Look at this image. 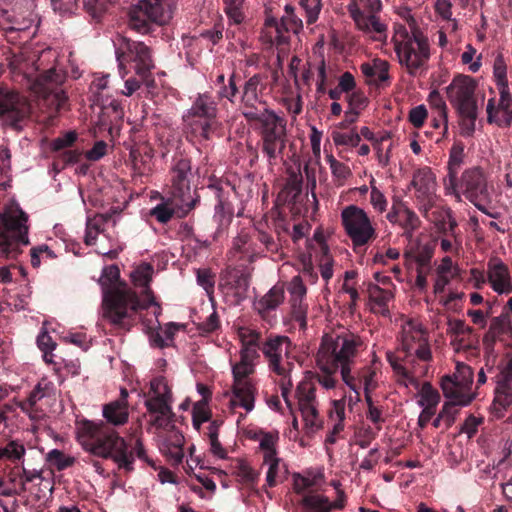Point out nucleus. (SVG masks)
<instances>
[{
  "instance_id": "9b49d317",
  "label": "nucleus",
  "mask_w": 512,
  "mask_h": 512,
  "mask_svg": "<svg viewBox=\"0 0 512 512\" xmlns=\"http://www.w3.org/2000/svg\"><path fill=\"white\" fill-rule=\"evenodd\" d=\"M172 18V10L162 0H140L132 5L127 13L128 27L139 34H152L156 27L167 24Z\"/></svg>"
},
{
  "instance_id": "5fc2aeb1",
  "label": "nucleus",
  "mask_w": 512,
  "mask_h": 512,
  "mask_svg": "<svg viewBox=\"0 0 512 512\" xmlns=\"http://www.w3.org/2000/svg\"><path fill=\"white\" fill-rule=\"evenodd\" d=\"M493 75L496 80L497 89L509 87L506 64L501 56H498L494 61Z\"/></svg>"
},
{
  "instance_id": "09e8293b",
  "label": "nucleus",
  "mask_w": 512,
  "mask_h": 512,
  "mask_svg": "<svg viewBox=\"0 0 512 512\" xmlns=\"http://www.w3.org/2000/svg\"><path fill=\"white\" fill-rule=\"evenodd\" d=\"M300 5L305 11L307 24H314L322 9L321 0H300Z\"/></svg>"
},
{
  "instance_id": "39448f33",
  "label": "nucleus",
  "mask_w": 512,
  "mask_h": 512,
  "mask_svg": "<svg viewBox=\"0 0 512 512\" xmlns=\"http://www.w3.org/2000/svg\"><path fill=\"white\" fill-rule=\"evenodd\" d=\"M28 215L18 203H11L0 213V257L16 259L22 246L29 244Z\"/></svg>"
},
{
  "instance_id": "a211bd4d",
  "label": "nucleus",
  "mask_w": 512,
  "mask_h": 512,
  "mask_svg": "<svg viewBox=\"0 0 512 512\" xmlns=\"http://www.w3.org/2000/svg\"><path fill=\"white\" fill-rule=\"evenodd\" d=\"M292 348L289 337L270 335L262 343L260 350L268 361L269 368L279 376H286L287 369L282 364L283 356L288 357Z\"/></svg>"
},
{
  "instance_id": "f704fd0d",
  "label": "nucleus",
  "mask_w": 512,
  "mask_h": 512,
  "mask_svg": "<svg viewBox=\"0 0 512 512\" xmlns=\"http://www.w3.org/2000/svg\"><path fill=\"white\" fill-rule=\"evenodd\" d=\"M46 462L52 470L63 471L72 467L76 459L73 456L66 455L59 449H52L46 454Z\"/></svg>"
},
{
  "instance_id": "c03bdc74",
  "label": "nucleus",
  "mask_w": 512,
  "mask_h": 512,
  "mask_svg": "<svg viewBox=\"0 0 512 512\" xmlns=\"http://www.w3.org/2000/svg\"><path fill=\"white\" fill-rule=\"evenodd\" d=\"M291 315L295 322L299 324L300 329L307 327V304L304 300L298 298L291 299Z\"/></svg>"
},
{
  "instance_id": "473e14b6",
  "label": "nucleus",
  "mask_w": 512,
  "mask_h": 512,
  "mask_svg": "<svg viewBox=\"0 0 512 512\" xmlns=\"http://www.w3.org/2000/svg\"><path fill=\"white\" fill-rule=\"evenodd\" d=\"M489 326L499 336V341H512V318L509 313L503 312L493 317Z\"/></svg>"
},
{
  "instance_id": "4be33fe9",
  "label": "nucleus",
  "mask_w": 512,
  "mask_h": 512,
  "mask_svg": "<svg viewBox=\"0 0 512 512\" xmlns=\"http://www.w3.org/2000/svg\"><path fill=\"white\" fill-rule=\"evenodd\" d=\"M26 112L27 107L20 101L19 95L17 93L0 87L1 117H6L12 122V124L15 125L25 118Z\"/></svg>"
},
{
  "instance_id": "37998d69",
  "label": "nucleus",
  "mask_w": 512,
  "mask_h": 512,
  "mask_svg": "<svg viewBox=\"0 0 512 512\" xmlns=\"http://www.w3.org/2000/svg\"><path fill=\"white\" fill-rule=\"evenodd\" d=\"M329 417L333 420H337L331 432L338 435L344 429L345 403L343 400L333 401V407L329 412Z\"/></svg>"
},
{
  "instance_id": "0e129e2a",
  "label": "nucleus",
  "mask_w": 512,
  "mask_h": 512,
  "mask_svg": "<svg viewBox=\"0 0 512 512\" xmlns=\"http://www.w3.org/2000/svg\"><path fill=\"white\" fill-rule=\"evenodd\" d=\"M236 75L233 73L228 80V85H223L217 92L220 99L226 98L230 102H234V98L238 93V87L236 84Z\"/></svg>"
},
{
  "instance_id": "9d476101",
  "label": "nucleus",
  "mask_w": 512,
  "mask_h": 512,
  "mask_svg": "<svg viewBox=\"0 0 512 512\" xmlns=\"http://www.w3.org/2000/svg\"><path fill=\"white\" fill-rule=\"evenodd\" d=\"M64 80V75L55 68L39 74L36 78L35 87L42 95L41 110L46 113L43 120L46 126H54L59 112L68 107V96L61 87Z\"/></svg>"
},
{
  "instance_id": "cd10ccee",
  "label": "nucleus",
  "mask_w": 512,
  "mask_h": 512,
  "mask_svg": "<svg viewBox=\"0 0 512 512\" xmlns=\"http://www.w3.org/2000/svg\"><path fill=\"white\" fill-rule=\"evenodd\" d=\"M488 281L493 290L499 294L512 291L508 268L502 262L489 266Z\"/></svg>"
},
{
  "instance_id": "c756f323",
  "label": "nucleus",
  "mask_w": 512,
  "mask_h": 512,
  "mask_svg": "<svg viewBox=\"0 0 512 512\" xmlns=\"http://www.w3.org/2000/svg\"><path fill=\"white\" fill-rule=\"evenodd\" d=\"M368 84L380 85L389 79V64L384 60H374L373 64L363 63L360 66Z\"/></svg>"
},
{
  "instance_id": "4c0bfd02",
  "label": "nucleus",
  "mask_w": 512,
  "mask_h": 512,
  "mask_svg": "<svg viewBox=\"0 0 512 512\" xmlns=\"http://www.w3.org/2000/svg\"><path fill=\"white\" fill-rule=\"evenodd\" d=\"M25 451V447L21 442L11 440L3 447H0V459L17 462L23 458Z\"/></svg>"
},
{
  "instance_id": "49530a36",
  "label": "nucleus",
  "mask_w": 512,
  "mask_h": 512,
  "mask_svg": "<svg viewBox=\"0 0 512 512\" xmlns=\"http://www.w3.org/2000/svg\"><path fill=\"white\" fill-rule=\"evenodd\" d=\"M112 0H83L85 11L96 20H99L107 11Z\"/></svg>"
},
{
  "instance_id": "7c9ffc66",
  "label": "nucleus",
  "mask_w": 512,
  "mask_h": 512,
  "mask_svg": "<svg viewBox=\"0 0 512 512\" xmlns=\"http://www.w3.org/2000/svg\"><path fill=\"white\" fill-rule=\"evenodd\" d=\"M367 293L370 301L374 304L373 311L387 315L389 313L388 302L392 298L391 292L381 288L377 284L368 282Z\"/></svg>"
},
{
  "instance_id": "a19ab883",
  "label": "nucleus",
  "mask_w": 512,
  "mask_h": 512,
  "mask_svg": "<svg viewBox=\"0 0 512 512\" xmlns=\"http://www.w3.org/2000/svg\"><path fill=\"white\" fill-rule=\"evenodd\" d=\"M225 7L224 11L230 21L234 24H241L245 18L243 12V5L245 0H223Z\"/></svg>"
},
{
  "instance_id": "e433bc0d",
  "label": "nucleus",
  "mask_w": 512,
  "mask_h": 512,
  "mask_svg": "<svg viewBox=\"0 0 512 512\" xmlns=\"http://www.w3.org/2000/svg\"><path fill=\"white\" fill-rule=\"evenodd\" d=\"M399 226L403 229V236L411 239L414 232L420 228L421 220L412 209L408 208L401 213Z\"/></svg>"
},
{
  "instance_id": "864d4df0",
  "label": "nucleus",
  "mask_w": 512,
  "mask_h": 512,
  "mask_svg": "<svg viewBox=\"0 0 512 512\" xmlns=\"http://www.w3.org/2000/svg\"><path fill=\"white\" fill-rule=\"evenodd\" d=\"M333 141L336 145L356 147L360 144V135L353 129L350 133L333 132Z\"/></svg>"
},
{
  "instance_id": "3c124183",
  "label": "nucleus",
  "mask_w": 512,
  "mask_h": 512,
  "mask_svg": "<svg viewBox=\"0 0 512 512\" xmlns=\"http://www.w3.org/2000/svg\"><path fill=\"white\" fill-rule=\"evenodd\" d=\"M454 375L458 376L460 386L464 388L465 392L470 393L469 391L473 382V371L471 367L464 363H458Z\"/></svg>"
},
{
  "instance_id": "1a4fd4ad",
  "label": "nucleus",
  "mask_w": 512,
  "mask_h": 512,
  "mask_svg": "<svg viewBox=\"0 0 512 512\" xmlns=\"http://www.w3.org/2000/svg\"><path fill=\"white\" fill-rule=\"evenodd\" d=\"M217 113V105L211 97L200 94L183 115L187 132L200 140H210L221 129Z\"/></svg>"
},
{
  "instance_id": "6ab92c4d",
  "label": "nucleus",
  "mask_w": 512,
  "mask_h": 512,
  "mask_svg": "<svg viewBox=\"0 0 512 512\" xmlns=\"http://www.w3.org/2000/svg\"><path fill=\"white\" fill-rule=\"evenodd\" d=\"M208 189L213 192L217 199L214 218L220 225L229 223L234 214L235 187L227 180L217 179L208 185Z\"/></svg>"
},
{
  "instance_id": "aec40b11",
  "label": "nucleus",
  "mask_w": 512,
  "mask_h": 512,
  "mask_svg": "<svg viewBox=\"0 0 512 512\" xmlns=\"http://www.w3.org/2000/svg\"><path fill=\"white\" fill-rule=\"evenodd\" d=\"M315 393L316 388L310 382H301L296 389L298 408L305 425L312 429H319L322 421L319 418Z\"/></svg>"
},
{
  "instance_id": "6e6d98bb",
  "label": "nucleus",
  "mask_w": 512,
  "mask_h": 512,
  "mask_svg": "<svg viewBox=\"0 0 512 512\" xmlns=\"http://www.w3.org/2000/svg\"><path fill=\"white\" fill-rule=\"evenodd\" d=\"M180 209V207L178 208ZM179 210L176 211L179 216ZM175 213V210L171 208L167 203H160L156 207H154L150 215L153 216L160 223H167L170 221Z\"/></svg>"
},
{
  "instance_id": "423d86ee",
  "label": "nucleus",
  "mask_w": 512,
  "mask_h": 512,
  "mask_svg": "<svg viewBox=\"0 0 512 512\" xmlns=\"http://www.w3.org/2000/svg\"><path fill=\"white\" fill-rule=\"evenodd\" d=\"M477 82L468 75H457L446 88L449 102L460 117V126L464 136H471L475 131L478 117L475 90Z\"/></svg>"
},
{
  "instance_id": "393cba45",
  "label": "nucleus",
  "mask_w": 512,
  "mask_h": 512,
  "mask_svg": "<svg viewBox=\"0 0 512 512\" xmlns=\"http://www.w3.org/2000/svg\"><path fill=\"white\" fill-rule=\"evenodd\" d=\"M499 104L496 108L495 106V98H491L488 100L486 111H487V119L489 123H497L498 121L494 117V113L498 111H502L505 115L506 124H510L512 121V94L510 93L509 87L499 88Z\"/></svg>"
},
{
  "instance_id": "4d7b16f0",
  "label": "nucleus",
  "mask_w": 512,
  "mask_h": 512,
  "mask_svg": "<svg viewBox=\"0 0 512 512\" xmlns=\"http://www.w3.org/2000/svg\"><path fill=\"white\" fill-rule=\"evenodd\" d=\"M430 104L437 109V114L441 117V120L445 122V130H448L447 121V106L440 93L436 90L429 94Z\"/></svg>"
},
{
  "instance_id": "603ef678",
  "label": "nucleus",
  "mask_w": 512,
  "mask_h": 512,
  "mask_svg": "<svg viewBox=\"0 0 512 512\" xmlns=\"http://www.w3.org/2000/svg\"><path fill=\"white\" fill-rule=\"evenodd\" d=\"M197 283L206 291L208 296L213 295L215 275L211 272L210 269L197 270Z\"/></svg>"
},
{
  "instance_id": "79ce46f5",
  "label": "nucleus",
  "mask_w": 512,
  "mask_h": 512,
  "mask_svg": "<svg viewBox=\"0 0 512 512\" xmlns=\"http://www.w3.org/2000/svg\"><path fill=\"white\" fill-rule=\"evenodd\" d=\"M218 429L219 425L216 421H213L208 426V437L210 441V450L213 453V455L225 459L227 457L226 450L222 447L219 439H218Z\"/></svg>"
},
{
  "instance_id": "13d9d810",
  "label": "nucleus",
  "mask_w": 512,
  "mask_h": 512,
  "mask_svg": "<svg viewBox=\"0 0 512 512\" xmlns=\"http://www.w3.org/2000/svg\"><path fill=\"white\" fill-rule=\"evenodd\" d=\"M327 161L330 165L333 176L338 180H346L351 175L349 167L344 163L336 160L333 155H330L327 158Z\"/></svg>"
},
{
  "instance_id": "c85d7f7f",
  "label": "nucleus",
  "mask_w": 512,
  "mask_h": 512,
  "mask_svg": "<svg viewBox=\"0 0 512 512\" xmlns=\"http://www.w3.org/2000/svg\"><path fill=\"white\" fill-rule=\"evenodd\" d=\"M411 186L415 188L416 195L433 194L436 192V177L430 167H423L413 174Z\"/></svg>"
},
{
  "instance_id": "7ed1b4c3",
  "label": "nucleus",
  "mask_w": 512,
  "mask_h": 512,
  "mask_svg": "<svg viewBox=\"0 0 512 512\" xmlns=\"http://www.w3.org/2000/svg\"><path fill=\"white\" fill-rule=\"evenodd\" d=\"M263 77L255 74L244 84L241 96L242 115L248 122H259L260 149L272 169L283 161L287 143V121L268 108L266 101L259 97Z\"/></svg>"
},
{
  "instance_id": "f03ea898",
  "label": "nucleus",
  "mask_w": 512,
  "mask_h": 512,
  "mask_svg": "<svg viewBox=\"0 0 512 512\" xmlns=\"http://www.w3.org/2000/svg\"><path fill=\"white\" fill-rule=\"evenodd\" d=\"M153 272L151 264L143 263L131 273L134 286L142 288L140 295L126 287H115L104 292L103 318L114 330L130 331L136 323L137 312L148 309L152 305L157 307V311L154 312L156 316L161 313V307L155 301L154 293L150 288Z\"/></svg>"
},
{
  "instance_id": "72a5a7b5",
  "label": "nucleus",
  "mask_w": 512,
  "mask_h": 512,
  "mask_svg": "<svg viewBox=\"0 0 512 512\" xmlns=\"http://www.w3.org/2000/svg\"><path fill=\"white\" fill-rule=\"evenodd\" d=\"M229 281L239 299L246 297L250 286V275L244 270L233 269L229 272Z\"/></svg>"
},
{
  "instance_id": "6e6552de",
  "label": "nucleus",
  "mask_w": 512,
  "mask_h": 512,
  "mask_svg": "<svg viewBox=\"0 0 512 512\" xmlns=\"http://www.w3.org/2000/svg\"><path fill=\"white\" fill-rule=\"evenodd\" d=\"M115 55L122 78L127 75V65H130V69L147 86L154 84V79L151 78V70L154 68L151 49L144 42L123 37L115 49Z\"/></svg>"
},
{
  "instance_id": "412c9836",
  "label": "nucleus",
  "mask_w": 512,
  "mask_h": 512,
  "mask_svg": "<svg viewBox=\"0 0 512 512\" xmlns=\"http://www.w3.org/2000/svg\"><path fill=\"white\" fill-rule=\"evenodd\" d=\"M401 347L405 353L403 361L413 354L422 361H429L432 358L426 333L421 328L410 326L408 330H404Z\"/></svg>"
},
{
  "instance_id": "2f4dec72",
  "label": "nucleus",
  "mask_w": 512,
  "mask_h": 512,
  "mask_svg": "<svg viewBox=\"0 0 512 512\" xmlns=\"http://www.w3.org/2000/svg\"><path fill=\"white\" fill-rule=\"evenodd\" d=\"M302 185V174L300 172L291 171L283 190L285 201L292 205L299 203L302 197Z\"/></svg>"
},
{
  "instance_id": "ea45409f",
  "label": "nucleus",
  "mask_w": 512,
  "mask_h": 512,
  "mask_svg": "<svg viewBox=\"0 0 512 512\" xmlns=\"http://www.w3.org/2000/svg\"><path fill=\"white\" fill-rule=\"evenodd\" d=\"M420 397L418 403L422 407L436 408L440 400L438 391L429 382L423 383L420 389Z\"/></svg>"
},
{
  "instance_id": "dca6fc26",
  "label": "nucleus",
  "mask_w": 512,
  "mask_h": 512,
  "mask_svg": "<svg viewBox=\"0 0 512 512\" xmlns=\"http://www.w3.org/2000/svg\"><path fill=\"white\" fill-rule=\"evenodd\" d=\"M231 366L233 376L232 393L235 398L231 403L250 412L254 409L257 394V388L250 378L255 373V366L240 360Z\"/></svg>"
},
{
  "instance_id": "e2e57ef3",
  "label": "nucleus",
  "mask_w": 512,
  "mask_h": 512,
  "mask_svg": "<svg viewBox=\"0 0 512 512\" xmlns=\"http://www.w3.org/2000/svg\"><path fill=\"white\" fill-rule=\"evenodd\" d=\"M78 138L75 131L66 132L64 135L57 137L52 142V150L60 151L65 148L72 147Z\"/></svg>"
},
{
  "instance_id": "0eeeda50",
  "label": "nucleus",
  "mask_w": 512,
  "mask_h": 512,
  "mask_svg": "<svg viewBox=\"0 0 512 512\" xmlns=\"http://www.w3.org/2000/svg\"><path fill=\"white\" fill-rule=\"evenodd\" d=\"M169 176L170 194L180 204L179 216L185 217L196 207L200 199L196 191L193 194L191 192V159L182 153L175 154L171 161Z\"/></svg>"
},
{
  "instance_id": "5701e85b",
  "label": "nucleus",
  "mask_w": 512,
  "mask_h": 512,
  "mask_svg": "<svg viewBox=\"0 0 512 512\" xmlns=\"http://www.w3.org/2000/svg\"><path fill=\"white\" fill-rule=\"evenodd\" d=\"M464 160V145L461 142L454 143L450 149L448 161V175L444 180L445 190L448 194H458V173Z\"/></svg>"
},
{
  "instance_id": "20e7f679",
  "label": "nucleus",
  "mask_w": 512,
  "mask_h": 512,
  "mask_svg": "<svg viewBox=\"0 0 512 512\" xmlns=\"http://www.w3.org/2000/svg\"><path fill=\"white\" fill-rule=\"evenodd\" d=\"M362 345L360 336L353 333H330L322 337L316 354V360L325 369H340L344 383L357 394L359 386L356 377L351 375V369Z\"/></svg>"
},
{
  "instance_id": "ddd939ff",
  "label": "nucleus",
  "mask_w": 512,
  "mask_h": 512,
  "mask_svg": "<svg viewBox=\"0 0 512 512\" xmlns=\"http://www.w3.org/2000/svg\"><path fill=\"white\" fill-rule=\"evenodd\" d=\"M395 52L399 63L407 68L408 73L416 75L430 58L428 37L418 27H414L406 40L395 44Z\"/></svg>"
},
{
  "instance_id": "a18cd8bd",
  "label": "nucleus",
  "mask_w": 512,
  "mask_h": 512,
  "mask_svg": "<svg viewBox=\"0 0 512 512\" xmlns=\"http://www.w3.org/2000/svg\"><path fill=\"white\" fill-rule=\"evenodd\" d=\"M319 267L322 278L328 282L333 276V258L329 253V248L327 245L321 246V255L319 257Z\"/></svg>"
},
{
  "instance_id": "bf43d9fd",
  "label": "nucleus",
  "mask_w": 512,
  "mask_h": 512,
  "mask_svg": "<svg viewBox=\"0 0 512 512\" xmlns=\"http://www.w3.org/2000/svg\"><path fill=\"white\" fill-rule=\"evenodd\" d=\"M237 475L247 485L255 484L259 477V473L243 461H241L237 466Z\"/></svg>"
},
{
  "instance_id": "a878e982",
  "label": "nucleus",
  "mask_w": 512,
  "mask_h": 512,
  "mask_svg": "<svg viewBox=\"0 0 512 512\" xmlns=\"http://www.w3.org/2000/svg\"><path fill=\"white\" fill-rule=\"evenodd\" d=\"M284 301V290L280 286H273L263 297L254 303V307L264 320H268L270 313Z\"/></svg>"
},
{
  "instance_id": "69168bd1",
  "label": "nucleus",
  "mask_w": 512,
  "mask_h": 512,
  "mask_svg": "<svg viewBox=\"0 0 512 512\" xmlns=\"http://www.w3.org/2000/svg\"><path fill=\"white\" fill-rule=\"evenodd\" d=\"M417 208L425 218H428L429 211L433 208L436 201V193L416 195Z\"/></svg>"
},
{
  "instance_id": "8fccbe9b",
  "label": "nucleus",
  "mask_w": 512,
  "mask_h": 512,
  "mask_svg": "<svg viewBox=\"0 0 512 512\" xmlns=\"http://www.w3.org/2000/svg\"><path fill=\"white\" fill-rule=\"evenodd\" d=\"M317 367L321 374L317 375L318 382L326 389H332L336 386V374L340 369H325L321 362L316 360Z\"/></svg>"
},
{
  "instance_id": "774afa93",
  "label": "nucleus",
  "mask_w": 512,
  "mask_h": 512,
  "mask_svg": "<svg viewBox=\"0 0 512 512\" xmlns=\"http://www.w3.org/2000/svg\"><path fill=\"white\" fill-rule=\"evenodd\" d=\"M210 411L204 407V404L198 403L194 406L192 412L193 426L199 430L202 423L210 419Z\"/></svg>"
},
{
  "instance_id": "f8f14e48",
  "label": "nucleus",
  "mask_w": 512,
  "mask_h": 512,
  "mask_svg": "<svg viewBox=\"0 0 512 512\" xmlns=\"http://www.w3.org/2000/svg\"><path fill=\"white\" fill-rule=\"evenodd\" d=\"M172 391L164 377H155L150 381V389L144 405L151 416V426L165 429L174 421L172 410Z\"/></svg>"
},
{
  "instance_id": "f3484780",
  "label": "nucleus",
  "mask_w": 512,
  "mask_h": 512,
  "mask_svg": "<svg viewBox=\"0 0 512 512\" xmlns=\"http://www.w3.org/2000/svg\"><path fill=\"white\" fill-rule=\"evenodd\" d=\"M458 188L463 190L465 197L481 212L488 214L485 203L489 201V191L484 172L473 167L463 172Z\"/></svg>"
},
{
  "instance_id": "680f3d73",
  "label": "nucleus",
  "mask_w": 512,
  "mask_h": 512,
  "mask_svg": "<svg viewBox=\"0 0 512 512\" xmlns=\"http://www.w3.org/2000/svg\"><path fill=\"white\" fill-rule=\"evenodd\" d=\"M457 406H460L456 401L451 400L450 402H446L442 410L440 411L441 417H443L444 422L446 424V428H450L456 419V415L458 414L459 410Z\"/></svg>"
},
{
  "instance_id": "4468645a",
  "label": "nucleus",
  "mask_w": 512,
  "mask_h": 512,
  "mask_svg": "<svg viewBox=\"0 0 512 512\" xmlns=\"http://www.w3.org/2000/svg\"><path fill=\"white\" fill-rule=\"evenodd\" d=\"M341 221L354 249L367 245L377 236L367 213L356 205H348L342 210Z\"/></svg>"
},
{
  "instance_id": "bb28decb",
  "label": "nucleus",
  "mask_w": 512,
  "mask_h": 512,
  "mask_svg": "<svg viewBox=\"0 0 512 512\" xmlns=\"http://www.w3.org/2000/svg\"><path fill=\"white\" fill-rule=\"evenodd\" d=\"M512 404V379L498 377L495 388L493 409L495 416L501 418L503 412Z\"/></svg>"
},
{
  "instance_id": "052dcab7",
  "label": "nucleus",
  "mask_w": 512,
  "mask_h": 512,
  "mask_svg": "<svg viewBox=\"0 0 512 512\" xmlns=\"http://www.w3.org/2000/svg\"><path fill=\"white\" fill-rule=\"evenodd\" d=\"M448 332L455 336H471L474 329L466 325L465 321L460 319H450L448 321Z\"/></svg>"
},
{
  "instance_id": "338daca9",
  "label": "nucleus",
  "mask_w": 512,
  "mask_h": 512,
  "mask_svg": "<svg viewBox=\"0 0 512 512\" xmlns=\"http://www.w3.org/2000/svg\"><path fill=\"white\" fill-rule=\"evenodd\" d=\"M241 346L250 348L261 347V334L255 330H248L247 332L240 333Z\"/></svg>"
},
{
  "instance_id": "2eb2a0df",
  "label": "nucleus",
  "mask_w": 512,
  "mask_h": 512,
  "mask_svg": "<svg viewBox=\"0 0 512 512\" xmlns=\"http://www.w3.org/2000/svg\"><path fill=\"white\" fill-rule=\"evenodd\" d=\"M56 388L53 382L42 378L27 397L18 403L22 412L34 422H41L46 419L48 408L55 400Z\"/></svg>"
},
{
  "instance_id": "b1692460",
  "label": "nucleus",
  "mask_w": 512,
  "mask_h": 512,
  "mask_svg": "<svg viewBox=\"0 0 512 512\" xmlns=\"http://www.w3.org/2000/svg\"><path fill=\"white\" fill-rule=\"evenodd\" d=\"M441 389L446 398L456 401L459 405L466 406L473 400V395L465 392L460 386L458 376L445 375L441 379Z\"/></svg>"
},
{
  "instance_id": "de8ad7c7",
  "label": "nucleus",
  "mask_w": 512,
  "mask_h": 512,
  "mask_svg": "<svg viewBox=\"0 0 512 512\" xmlns=\"http://www.w3.org/2000/svg\"><path fill=\"white\" fill-rule=\"evenodd\" d=\"M182 441L183 437L181 435L176 436V441L169 444L165 451V455L173 466H178L183 461L184 451L182 448Z\"/></svg>"
},
{
  "instance_id": "f257e3e1",
  "label": "nucleus",
  "mask_w": 512,
  "mask_h": 512,
  "mask_svg": "<svg viewBox=\"0 0 512 512\" xmlns=\"http://www.w3.org/2000/svg\"><path fill=\"white\" fill-rule=\"evenodd\" d=\"M104 421L83 420L77 428V439L82 448L94 456L112 460L119 471L128 475L135 470L136 459L158 469L144 447L140 437L126 440L112 426H121L129 418L128 407L119 402H110L103 406Z\"/></svg>"
},
{
  "instance_id": "c9c22d12",
  "label": "nucleus",
  "mask_w": 512,
  "mask_h": 512,
  "mask_svg": "<svg viewBox=\"0 0 512 512\" xmlns=\"http://www.w3.org/2000/svg\"><path fill=\"white\" fill-rule=\"evenodd\" d=\"M434 254V248L430 244L418 245L415 251L406 253V258H413L416 268L431 270V259Z\"/></svg>"
},
{
  "instance_id": "58836bf2",
  "label": "nucleus",
  "mask_w": 512,
  "mask_h": 512,
  "mask_svg": "<svg viewBox=\"0 0 512 512\" xmlns=\"http://www.w3.org/2000/svg\"><path fill=\"white\" fill-rule=\"evenodd\" d=\"M302 504L314 512H331L333 505L326 496L306 495L302 499Z\"/></svg>"
}]
</instances>
